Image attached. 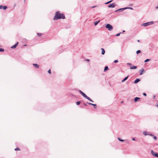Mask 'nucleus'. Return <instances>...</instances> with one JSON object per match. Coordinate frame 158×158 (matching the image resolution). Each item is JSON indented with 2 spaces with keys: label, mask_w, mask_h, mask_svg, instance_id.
I'll list each match as a JSON object with an SVG mask.
<instances>
[{
  "label": "nucleus",
  "mask_w": 158,
  "mask_h": 158,
  "mask_svg": "<svg viewBox=\"0 0 158 158\" xmlns=\"http://www.w3.org/2000/svg\"><path fill=\"white\" fill-rule=\"evenodd\" d=\"M18 42H17L14 45L12 46L11 47V48H12V49H14V48H15L18 45Z\"/></svg>",
  "instance_id": "nucleus-12"
},
{
  "label": "nucleus",
  "mask_w": 158,
  "mask_h": 158,
  "mask_svg": "<svg viewBox=\"0 0 158 158\" xmlns=\"http://www.w3.org/2000/svg\"><path fill=\"white\" fill-rule=\"evenodd\" d=\"M87 99L89 100L90 102H94V101L92 100L90 98H89V97H88L87 98Z\"/></svg>",
  "instance_id": "nucleus-22"
},
{
  "label": "nucleus",
  "mask_w": 158,
  "mask_h": 158,
  "mask_svg": "<svg viewBox=\"0 0 158 158\" xmlns=\"http://www.w3.org/2000/svg\"><path fill=\"white\" fill-rule=\"evenodd\" d=\"M105 27L109 31H112L113 28V27L111 25L108 23L106 25Z\"/></svg>",
  "instance_id": "nucleus-3"
},
{
  "label": "nucleus",
  "mask_w": 158,
  "mask_h": 158,
  "mask_svg": "<svg viewBox=\"0 0 158 158\" xmlns=\"http://www.w3.org/2000/svg\"><path fill=\"white\" fill-rule=\"evenodd\" d=\"M81 103V102L80 101H77V102H76V104L77 105H79Z\"/></svg>",
  "instance_id": "nucleus-23"
},
{
  "label": "nucleus",
  "mask_w": 158,
  "mask_h": 158,
  "mask_svg": "<svg viewBox=\"0 0 158 158\" xmlns=\"http://www.w3.org/2000/svg\"><path fill=\"white\" fill-rule=\"evenodd\" d=\"M153 136V139H155V140H156L157 139V137H156V136H154V135H153V136Z\"/></svg>",
  "instance_id": "nucleus-30"
},
{
  "label": "nucleus",
  "mask_w": 158,
  "mask_h": 158,
  "mask_svg": "<svg viewBox=\"0 0 158 158\" xmlns=\"http://www.w3.org/2000/svg\"><path fill=\"white\" fill-rule=\"evenodd\" d=\"M86 60H87V61H89V60L87 59Z\"/></svg>",
  "instance_id": "nucleus-42"
},
{
  "label": "nucleus",
  "mask_w": 158,
  "mask_h": 158,
  "mask_svg": "<svg viewBox=\"0 0 158 158\" xmlns=\"http://www.w3.org/2000/svg\"><path fill=\"white\" fill-rule=\"evenodd\" d=\"M109 3V2H106V3H105V4H108Z\"/></svg>",
  "instance_id": "nucleus-40"
},
{
  "label": "nucleus",
  "mask_w": 158,
  "mask_h": 158,
  "mask_svg": "<svg viewBox=\"0 0 158 158\" xmlns=\"http://www.w3.org/2000/svg\"><path fill=\"white\" fill-rule=\"evenodd\" d=\"M99 22H100V20L96 21L94 22V25L95 26H96L98 24V23Z\"/></svg>",
  "instance_id": "nucleus-19"
},
{
  "label": "nucleus",
  "mask_w": 158,
  "mask_h": 158,
  "mask_svg": "<svg viewBox=\"0 0 158 158\" xmlns=\"http://www.w3.org/2000/svg\"><path fill=\"white\" fill-rule=\"evenodd\" d=\"M118 139L120 141H121V142L125 141V142H126V143H129V140H128L127 139H125V140H123V139H121L120 138H118Z\"/></svg>",
  "instance_id": "nucleus-7"
},
{
  "label": "nucleus",
  "mask_w": 158,
  "mask_h": 158,
  "mask_svg": "<svg viewBox=\"0 0 158 158\" xmlns=\"http://www.w3.org/2000/svg\"><path fill=\"white\" fill-rule=\"evenodd\" d=\"M140 75H142L143 73H144V69L142 68L139 71Z\"/></svg>",
  "instance_id": "nucleus-11"
},
{
  "label": "nucleus",
  "mask_w": 158,
  "mask_h": 158,
  "mask_svg": "<svg viewBox=\"0 0 158 158\" xmlns=\"http://www.w3.org/2000/svg\"><path fill=\"white\" fill-rule=\"evenodd\" d=\"M101 50H102V54L104 55L105 52L104 49L103 48H102Z\"/></svg>",
  "instance_id": "nucleus-16"
},
{
  "label": "nucleus",
  "mask_w": 158,
  "mask_h": 158,
  "mask_svg": "<svg viewBox=\"0 0 158 158\" xmlns=\"http://www.w3.org/2000/svg\"><path fill=\"white\" fill-rule=\"evenodd\" d=\"M129 77V76H127L126 77H125L121 81L122 82H124L125 81H126L128 79Z\"/></svg>",
  "instance_id": "nucleus-17"
},
{
  "label": "nucleus",
  "mask_w": 158,
  "mask_h": 158,
  "mask_svg": "<svg viewBox=\"0 0 158 158\" xmlns=\"http://www.w3.org/2000/svg\"><path fill=\"white\" fill-rule=\"evenodd\" d=\"M7 8V6H3V7H2V8H3L4 10H5Z\"/></svg>",
  "instance_id": "nucleus-21"
},
{
  "label": "nucleus",
  "mask_w": 158,
  "mask_h": 158,
  "mask_svg": "<svg viewBox=\"0 0 158 158\" xmlns=\"http://www.w3.org/2000/svg\"><path fill=\"white\" fill-rule=\"evenodd\" d=\"M3 7L2 5H0V9H2V7Z\"/></svg>",
  "instance_id": "nucleus-35"
},
{
  "label": "nucleus",
  "mask_w": 158,
  "mask_h": 158,
  "mask_svg": "<svg viewBox=\"0 0 158 158\" xmlns=\"http://www.w3.org/2000/svg\"><path fill=\"white\" fill-rule=\"evenodd\" d=\"M154 22L153 21H150L148 22L145 23L141 24V25L145 27H147L148 26L151 25L153 24H154Z\"/></svg>",
  "instance_id": "nucleus-2"
},
{
  "label": "nucleus",
  "mask_w": 158,
  "mask_h": 158,
  "mask_svg": "<svg viewBox=\"0 0 158 158\" xmlns=\"http://www.w3.org/2000/svg\"><path fill=\"white\" fill-rule=\"evenodd\" d=\"M118 62V61L117 60H114V63H117Z\"/></svg>",
  "instance_id": "nucleus-33"
},
{
  "label": "nucleus",
  "mask_w": 158,
  "mask_h": 158,
  "mask_svg": "<svg viewBox=\"0 0 158 158\" xmlns=\"http://www.w3.org/2000/svg\"><path fill=\"white\" fill-rule=\"evenodd\" d=\"M24 46H26V44H25V45H24Z\"/></svg>",
  "instance_id": "nucleus-51"
},
{
  "label": "nucleus",
  "mask_w": 158,
  "mask_h": 158,
  "mask_svg": "<svg viewBox=\"0 0 158 158\" xmlns=\"http://www.w3.org/2000/svg\"><path fill=\"white\" fill-rule=\"evenodd\" d=\"M87 103H88L89 105H91L93 106L94 109L97 108V106L96 104H93V103H91L88 102H87Z\"/></svg>",
  "instance_id": "nucleus-9"
},
{
  "label": "nucleus",
  "mask_w": 158,
  "mask_h": 158,
  "mask_svg": "<svg viewBox=\"0 0 158 158\" xmlns=\"http://www.w3.org/2000/svg\"><path fill=\"white\" fill-rule=\"evenodd\" d=\"M48 72L49 73V74H51V70H50V69H49V70L48 71Z\"/></svg>",
  "instance_id": "nucleus-32"
},
{
  "label": "nucleus",
  "mask_w": 158,
  "mask_h": 158,
  "mask_svg": "<svg viewBox=\"0 0 158 158\" xmlns=\"http://www.w3.org/2000/svg\"><path fill=\"white\" fill-rule=\"evenodd\" d=\"M137 68V67L135 66H131L130 67V69H136Z\"/></svg>",
  "instance_id": "nucleus-18"
},
{
  "label": "nucleus",
  "mask_w": 158,
  "mask_h": 158,
  "mask_svg": "<svg viewBox=\"0 0 158 158\" xmlns=\"http://www.w3.org/2000/svg\"><path fill=\"white\" fill-rule=\"evenodd\" d=\"M127 64L128 65H131V64L130 63H127Z\"/></svg>",
  "instance_id": "nucleus-36"
},
{
  "label": "nucleus",
  "mask_w": 158,
  "mask_h": 158,
  "mask_svg": "<svg viewBox=\"0 0 158 158\" xmlns=\"http://www.w3.org/2000/svg\"><path fill=\"white\" fill-rule=\"evenodd\" d=\"M115 4L114 3H112L110 4L108 6L109 8H114L115 7Z\"/></svg>",
  "instance_id": "nucleus-10"
},
{
  "label": "nucleus",
  "mask_w": 158,
  "mask_h": 158,
  "mask_svg": "<svg viewBox=\"0 0 158 158\" xmlns=\"http://www.w3.org/2000/svg\"><path fill=\"white\" fill-rule=\"evenodd\" d=\"M137 42H139V40H137Z\"/></svg>",
  "instance_id": "nucleus-47"
},
{
  "label": "nucleus",
  "mask_w": 158,
  "mask_h": 158,
  "mask_svg": "<svg viewBox=\"0 0 158 158\" xmlns=\"http://www.w3.org/2000/svg\"><path fill=\"white\" fill-rule=\"evenodd\" d=\"M112 0H111V1H109L108 2L110 3L111 2H112Z\"/></svg>",
  "instance_id": "nucleus-41"
},
{
  "label": "nucleus",
  "mask_w": 158,
  "mask_h": 158,
  "mask_svg": "<svg viewBox=\"0 0 158 158\" xmlns=\"http://www.w3.org/2000/svg\"><path fill=\"white\" fill-rule=\"evenodd\" d=\"M156 9H158V6H157L156 7Z\"/></svg>",
  "instance_id": "nucleus-45"
},
{
  "label": "nucleus",
  "mask_w": 158,
  "mask_h": 158,
  "mask_svg": "<svg viewBox=\"0 0 158 158\" xmlns=\"http://www.w3.org/2000/svg\"><path fill=\"white\" fill-rule=\"evenodd\" d=\"M141 52V51L140 50H138L136 51V53L137 54H138L139 53H140Z\"/></svg>",
  "instance_id": "nucleus-25"
},
{
  "label": "nucleus",
  "mask_w": 158,
  "mask_h": 158,
  "mask_svg": "<svg viewBox=\"0 0 158 158\" xmlns=\"http://www.w3.org/2000/svg\"><path fill=\"white\" fill-rule=\"evenodd\" d=\"M123 101L121 102V103H123Z\"/></svg>",
  "instance_id": "nucleus-50"
},
{
  "label": "nucleus",
  "mask_w": 158,
  "mask_h": 158,
  "mask_svg": "<svg viewBox=\"0 0 158 158\" xmlns=\"http://www.w3.org/2000/svg\"><path fill=\"white\" fill-rule=\"evenodd\" d=\"M140 99V98H139L138 97H136L134 98V102H137V101H138Z\"/></svg>",
  "instance_id": "nucleus-14"
},
{
  "label": "nucleus",
  "mask_w": 158,
  "mask_h": 158,
  "mask_svg": "<svg viewBox=\"0 0 158 158\" xmlns=\"http://www.w3.org/2000/svg\"><path fill=\"white\" fill-rule=\"evenodd\" d=\"M72 96L74 97H76V95H73Z\"/></svg>",
  "instance_id": "nucleus-43"
},
{
  "label": "nucleus",
  "mask_w": 158,
  "mask_h": 158,
  "mask_svg": "<svg viewBox=\"0 0 158 158\" xmlns=\"http://www.w3.org/2000/svg\"><path fill=\"white\" fill-rule=\"evenodd\" d=\"M4 51V50L3 48H0V52H2Z\"/></svg>",
  "instance_id": "nucleus-28"
},
{
  "label": "nucleus",
  "mask_w": 158,
  "mask_h": 158,
  "mask_svg": "<svg viewBox=\"0 0 158 158\" xmlns=\"http://www.w3.org/2000/svg\"><path fill=\"white\" fill-rule=\"evenodd\" d=\"M125 7L122 8H120L119 9H118L116 10L115 12H122L124 10H126L125 9Z\"/></svg>",
  "instance_id": "nucleus-8"
},
{
  "label": "nucleus",
  "mask_w": 158,
  "mask_h": 158,
  "mask_svg": "<svg viewBox=\"0 0 158 158\" xmlns=\"http://www.w3.org/2000/svg\"><path fill=\"white\" fill-rule=\"evenodd\" d=\"M83 104L85 106H87V105L86 103H84Z\"/></svg>",
  "instance_id": "nucleus-38"
},
{
  "label": "nucleus",
  "mask_w": 158,
  "mask_h": 158,
  "mask_svg": "<svg viewBox=\"0 0 158 158\" xmlns=\"http://www.w3.org/2000/svg\"><path fill=\"white\" fill-rule=\"evenodd\" d=\"M96 6H93L92 7V8H94Z\"/></svg>",
  "instance_id": "nucleus-44"
},
{
  "label": "nucleus",
  "mask_w": 158,
  "mask_h": 158,
  "mask_svg": "<svg viewBox=\"0 0 158 158\" xmlns=\"http://www.w3.org/2000/svg\"><path fill=\"white\" fill-rule=\"evenodd\" d=\"M156 97V96L155 95H154L153 96V98L154 99H155V98Z\"/></svg>",
  "instance_id": "nucleus-39"
},
{
  "label": "nucleus",
  "mask_w": 158,
  "mask_h": 158,
  "mask_svg": "<svg viewBox=\"0 0 158 158\" xmlns=\"http://www.w3.org/2000/svg\"><path fill=\"white\" fill-rule=\"evenodd\" d=\"M143 134L145 135V136L147 135H149L150 136H153V135L151 133H150L149 132H147L146 131H143Z\"/></svg>",
  "instance_id": "nucleus-5"
},
{
  "label": "nucleus",
  "mask_w": 158,
  "mask_h": 158,
  "mask_svg": "<svg viewBox=\"0 0 158 158\" xmlns=\"http://www.w3.org/2000/svg\"><path fill=\"white\" fill-rule=\"evenodd\" d=\"M37 35L39 36H41L42 35V34L40 33H37Z\"/></svg>",
  "instance_id": "nucleus-31"
},
{
  "label": "nucleus",
  "mask_w": 158,
  "mask_h": 158,
  "mask_svg": "<svg viewBox=\"0 0 158 158\" xmlns=\"http://www.w3.org/2000/svg\"><path fill=\"white\" fill-rule=\"evenodd\" d=\"M143 95L144 96H147V94L145 93H143Z\"/></svg>",
  "instance_id": "nucleus-34"
},
{
  "label": "nucleus",
  "mask_w": 158,
  "mask_h": 158,
  "mask_svg": "<svg viewBox=\"0 0 158 158\" xmlns=\"http://www.w3.org/2000/svg\"><path fill=\"white\" fill-rule=\"evenodd\" d=\"M140 80L139 78H137L135 79V80L134 81V83L135 84H137L140 81Z\"/></svg>",
  "instance_id": "nucleus-13"
},
{
  "label": "nucleus",
  "mask_w": 158,
  "mask_h": 158,
  "mask_svg": "<svg viewBox=\"0 0 158 158\" xmlns=\"http://www.w3.org/2000/svg\"><path fill=\"white\" fill-rule=\"evenodd\" d=\"M132 140L133 141L135 140V139L134 138H132Z\"/></svg>",
  "instance_id": "nucleus-37"
},
{
  "label": "nucleus",
  "mask_w": 158,
  "mask_h": 158,
  "mask_svg": "<svg viewBox=\"0 0 158 158\" xmlns=\"http://www.w3.org/2000/svg\"><path fill=\"white\" fill-rule=\"evenodd\" d=\"M122 32L119 33H118L117 34H116L115 36H119L120 35V34H122Z\"/></svg>",
  "instance_id": "nucleus-26"
},
{
  "label": "nucleus",
  "mask_w": 158,
  "mask_h": 158,
  "mask_svg": "<svg viewBox=\"0 0 158 158\" xmlns=\"http://www.w3.org/2000/svg\"><path fill=\"white\" fill-rule=\"evenodd\" d=\"M65 19V15L63 13H60L59 11H56L53 20H56L59 19Z\"/></svg>",
  "instance_id": "nucleus-1"
},
{
  "label": "nucleus",
  "mask_w": 158,
  "mask_h": 158,
  "mask_svg": "<svg viewBox=\"0 0 158 158\" xmlns=\"http://www.w3.org/2000/svg\"><path fill=\"white\" fill-rule=\"evenodd\" d=\"M15 151H19L20 150L19 148H16L15 149Z\"/></svg>",
  "instance_id": "nucleus-29"
},
{
  "label": "nucleus",
  "mask_w": 158,
  "mask_h": 158,
  "mask_svg": "<svg viewBox=\"0 0 158 158\" xmlns=\"http://www.w3.org/2000/svg\"><path fill=\"white\" fill-rule=\"evenodd\" d=\"M150 59H147L146 60H145L144 61V62H148L150 61Z\"/></svg>",
  "instance_id": "nucleus-27"
},
{
  "label": "nucleus",
  "mask_w": 158,
  "mask_h": 158,
  "mask_svg": "<svg viewBox=\"0 0 158 158\" xmlns=\"http://www.w3.org/2000/svg\"><path fill=\"white\" fill-rule=\"evenodd\" d=\"M132 5H133V4H131L130 5H130V6H132Z\"/></svg>",
  "instance_id": "nucleus-49"
},
{
  "label": "nucleus",
  "mask_w": 158,
  "mask_h": 158,
  "mask_svg": "<svg viewBox=\"0 0 158 158\" xmlns=\"http://www.w3.org/2000/svg\"><path fill=\"white\" fill-rule=\"evenodd\" d=\"M109 70V68H108V67L107 66H106L105 67V68H104V72H106V71H107V70Z\"/></svg>",
  "instance_id": "nucleus-20"
},
{
  "label": "nucleus",
  "mask_w": 158,
  "mask_h": 158,
  "mask_svg": "<svg viewBox=\"0 0 158 158\" xmlns=\"http://www.w3.org/2000/svg\"><path fill=\"white\" fill-rule=\"evenodd\" d=\"M125 8H126L125 9H131V10H133V8L132 7H126Z\"/></svg>",
  "instance_id": "nucleus-24"
},
{
  "label": "nucleus",
  "mask_w": 158,
  "mask_h": 158,
  "mask_svg": "<svg viewBox=\"0 0 158 158\" xmlns=\"http://www.w3.org/2000/svg\"><path fill=\"white\" fill-rule=\"evenodd\" d=\"M81 107H83V106H81Z\"/></svg>",
  "instance_id": "nucleus-52"
},
{
  "label": "nucleus",
  "mask_w": 158,
  "mask_h": 158,
  "mask_svg": "<svg viewBox=\"0 0 158 158\" xmlns=\"http://www.w3.org/2000/svg\"><path fill=\"white\" fill-rule=\"evenodd\" d=\"M24 2H25V1H26V0H24Z\"/></svg>",
  "instance_id": "nucleus-53"
},
{
  "label": "nucleus",
  "mask_w": 158,
  "mask_h": 158,
  "mask_svg": "<svg viewBox=\"0 0 158 158\" xmlns=\"http://www.w3.org/2000/svg\"><path fill=\"white\" fill-rule=\"evenodd\" d=\"M79 93L83 96L84 97L87 99L88 97L84 93L80 90H78Z\"/></svg>",
  "instance_id": "nucleus-4"
},
{
  "label": "nucleus",
  "mask_w": 158,
  "mask_h": 158,
  "mask_svg": "<svg viewBox=\"0 0 158 158\" xmlns=\"http://www.w3.org/2000/svg\"><path fill=\"white\" fill-rule=\"evenodd\" d=\"M125 32V31L124 30H123V32Z\"/></svg>",
  "instance_id": "nucleus-46"
},
{
  "label": "nucleus",
  "mask_w": 158,
  "mask_h": 158,
  "mask_svg": "<svg viewBox=\"0 0 158 158\" xmlns=\"http://www.w3.org/2000/svg\"><path fill=\"white\" fill-rule=\"evenodd\" d=\"M156 106L157 107H158V104L156 105Z\"/></svg>",
  "instance_id": "nucleus-48"
},
{
  "label": "nucleus",
  "mask_w": 158,
  "mask_h": 158,
  "mask_svg": "<svg viewBox=\"0 0 158 158\" xmlns=\"http://www.w3.org/2000/svg\"><path fill=\"white\" fill-rule=\"evenodd\" d=\"M33 64L35 68L38 69L39 67V65L37 64Z\"/></svg>",
  "instance_id": "nucleus-15"
},
{
  "label": "nucleus",
  "mask_w": 158,
  "mask_h": 158,
  "mask_svg": "<svg viewBox=\"0 0 158 158\" xmlns=\"http://www.w3.org/2000/svg\"><path fill=\"white\" fill-rule=\"evenodd\" d=\"M151 153L152 154V155H153L154 157H158V153L156 152H155L153 151V150H152L151 151Z\"/></svg>",
  "instance_id": "nucleus-6"
}]
</instances>
